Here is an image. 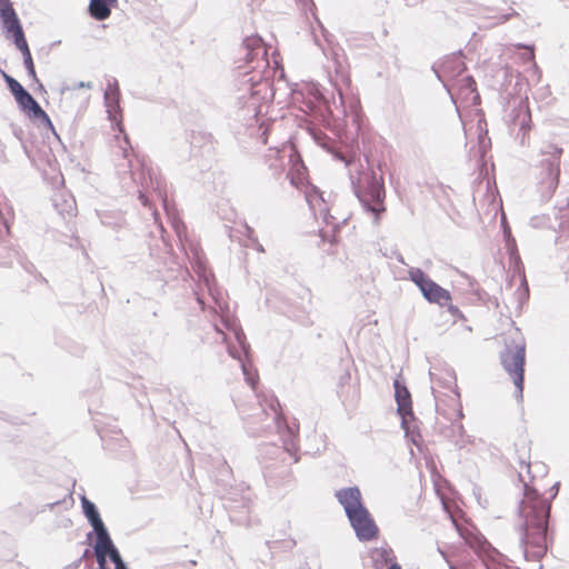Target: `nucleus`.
<instances>
[{
	"instance_id": "f257e3e1",
	"label": "nucleus",
	"mask_w": 569,
	"mask_h": 569,
	"mask_svg": "<svg viewBox=\"0 0 569 569\" xmlns=\"http://www.w3.org/2000/svg\"><path fill=\"white\" fill-rule=\"evenodd\" d=\"M550 503L536 490L526 491L522 511L526 518V552L533 558H541L547 551V526Z\"/></svg>"
},
{
	"instance_id": "f03ea898",
	"label": "nucleus",
	"mask_w": 569,
	"mask_h": 569,
	"mask_svg": "<svg viewBox=\"0 0 569 569\" xmlns=\"http://www.w3.org/2000/svg\"><path fill=\"white\" fill-rule=\"evenodd\" d=\"M82 508L97 535L94 555L99 565L98 569H127L118 549L104 528L96 506L83 497Z\"/></svg>"
},
{
	"instance_id": "7ed1b4c3",
	"label": "nucleus",
	"mask_w": 569,
	"mask_h": 569,
	"mask_svg": "<svg viewBox=\"0 0 569 569\" xmlns=\"http://www.w3.org/2000/svg\"><path fill=\"white\" fill-rule=\"evenodd\" d=\"M506 350L501 353V365L512 379L517 398L522 399L526 363V341L519 329L505 333Z\"/></svg>"
},
{
	"instance_id": "20e7f679",
	"label": "nucleus",
	"mask_w": 569,
	"mask_h": 569,
	"mask_svg": "<svg viewBox=\"0 0 569 569\" xmlns=\"http://www.w3.org/2000/svg\"><path fill=\"white\" fill-rule=\"evenodd\" d=\"M302 191L313 213L321 217L325 223V227L320 229L322 242L337 243L339 241L340 222L330 213L328 200L323 198L322 192L313 184H310Z\"/></svg>"
},
{
	"instance_id": "39448f33",
	"label": "nucleus",
	"mask_w": 569,
	"mask_h": 569,
	"mask_svg": "<svg viewBox=\"0 0 569 569\" xmlns=\"http://www.w3.org/2000/svg\"><path fill=\"white\" fill-rule=\"evenodd\" d=\"M542 159L540 166L543 172V183L550 191H556L560 178V163L563 153L562 148L553 143H546L541 149Z\"/></svg>"
},
{
	"instance_id": "423d86ee",
	"label": "nucleus",
	"mask_w": 569,
	"mask_h": 569,
	"mask_svg": "<svg viewBox=\"0 0 569 569\" xmlns=\"http://www.w3.org/2000/svg\"><path fill=\"white\" fill-rule=\"evenodd\" d=\"M410 280L420 289L422 296L430 303L445 307L451 301L450 292L436 283L422 270L413 269L409 272Z\"/></svg>"
},
{
	"instance_id": "0eeeda50",
	"label": "nucleus",
	"mask_w": 569,
	"mask_h": 569,
	"mask_svg": "<svg viewBox=\"0 0 569 569\" xmlns=\"http://www.w3.org/2000/svg\"><path fill=\"white\" fill-rule=\"evenodd\" d=\"M386 191L383 184L372 180L359 193V200L363 207L375 216V221L378 223L380 216L386 212L385 206Z\"/></svg>"
},
{
	"instance_id": "6e6552de",
	"label": "nucleus",
	"mask_w": 569,
	"mask_h": 569,
	"mask_svg": "<svg viewBox=\"0 0 569 569\" xmlns=\"http://www.w3.org/2000/svg\"><path fill=\"white\" fill-rule=\"evenodd\" d=\"M350 523L356 531L357 537L361 541H370L377 539L379 529L375 523V520L370 516L367 508L359 510L358 512L350 515Z\"/></svg>"
},
{
	"instance_id": "1a4fd4ad",
	"label": "nucleus",
	"mask_w": 569,
	"mask_h": 569,
	"mask_svg": "<svg viewBox=\"0 0 569 569\" xmlns=\"http://www.w3.org/2000/svg\"><path fill=\"white\" fill-rule=\"evenodd\" d=\"M289 163L290 168L287 177L293 187L302 191L311 183L309 182L308 169L296 150L290 153Z\"/></svg>"
},
{
	"instance_id": "9d476101",
	"label": "nucleus",
	"mask_w": 569,
	"mask_h": 569,
	"mask_svg": "<svg viewBox=\"0 0 569 569\" xmlns=\"http://www.w3.org/2000/svg\"><path fill=\"white\" fill-rule=\"evenodd\" d=\"M338 501L343 506L347 516L353 515L366 507L362 503V497L359 488L349 487L336 492Z\"/></svg>"
},
{
	"instance_id": "9b49d317",
	"label": "nucleus",
	"mask_w": 569,
	"mask_h": 569,
	"mask_svg": "<svg viewBox=\"0 0 569 569\" xmlns=\"http://www.w3.org/2000/svg\"><path fill=\"white\" fill-rule=\"evenodd\" d=\"M2 76L23 112L30 109L34 102H37L34 98L27 90H24V88L16 79L6 72H2Z\"/></svg>"
},
{
	"instance_id": "f8f14e48",
	"label": "nucleus",
	"mask_w": 569,
	"mask_h": 569,
	"mask_svg": "<svg viewBox=\"0 0 569 569\" xmlns=\"http://www.w3.org/2000/svg\"><path fill=\"white\" fill-rule=\"evenodd\" d=\"M395 397L398 406V412L406 417L412 412L411 395L406 386L401 385L399 380L395 383Z\"/></svg>"
},
{
	"instance_id": "ddd939ff",
	"label": "nucleus",
	"mask_w": 569,
	"mask_h": 569,
	"mask_svg": "<svg viewBox=\"0 0 569 569\" xmlns=\"http://www.w3.org/2000/svg\"><path fill=\"white\" fill-rule=\"evenodd\" d=\"M117 6V0H90L89 13L99 21L106 20L111 14V8Z\"/></svg>"
},
{
	"instance_id": "4468645a",
	"label": "nucleus",
	"mask_w": 569,
	"mask_h": 569,
	"mask_svg": "<svg viewBox=\"0 0 569 569\" xmlns=\"http://www.w3.org/2000/svg\"><path fill=\"white\" fill-rule=\"evenodd\" d=\"M0 18L6 31L21 26L10 0H0Z\"/></svg>"
},
{
	"instance_id": "2eb2a0df",
	"label": "nucleus",
	"mask_w": 569,
	"mask_h": 569,
	"mask_svg": "<svg viewBox=\"0 0 569 569\" xmlns=\"http://www.w3.org/2000/svg\"><path fill=\"white\" fill-rule=\"evenodd\" d=\"M24 113L31 118V119H36V120H40L44 126L49 127V128H52V122L49 118V116L47 114V112L40 107V104L38 102H34L30 109H28L27 111H24Z\"/></svg>"
},
{
	"instance_id": "dca6fc26",
	"label": "nucleus",
	"mask_w": 569,
	"mask_h": 569,
	"mask_svg": "<svg viewBox=\"0 0 569 569\" xmlns=\"http://www.w3.org/2000/svg\"><path fill=\"white\" fill-rule=\"evenodd\" d=\"M465 70H466V66L460 57L448 58L442 63V71L445 73H448L450 71H456L457 74H460Z\"/></svg>"
},
{
	"instance_id": "f3484780",
	"label": "nucleus",
	"mask_w": 569,
	"mask_h": 569,
	"mask_svg": "<svg viewBox=\"0 0 569 569\" xmlns=\"http://www.w3.org/2000/svg\"><path fill=\"white\" fill-rule=\"evenodd\" d=\"M7 32L12 36L16 47L22 53L30 50L21 26L16 27L14 29Z\"/></svg>"
},
{
	"instance_id": "a211bd4d",
	"label": "nucleus",
	"mask_w": 569,
	"mask_h": 569,
	"mask_svg": "<svg viewBox=\"0 0 569 569\" xmlns=\"http://www.w3.org/2000/svg\"><path fill=\"white\" fill-rule=\"evenodd\" d=\"M267 162L269 168L273 171V174L280 176L283 169V160L278 151H273L267 156Z\"/></svg>"
},
{
	"instance_id": "6ab92c4d",
	"label": "nucleus",
	"mask_w": 569,
	"mask_h": 569,
	"mask_svg": "<svg viewBox=\"0 0 569 569\" xmlns=\"http://www.w3.org/2000/svg\"><path fill=\"white\" fill-rule=\"evenodd\" d=\"M17 251L8 246L0 244V267H6L11 264L13 256Z\"/></svg>"
},
{
	"instance_id": "aec40b11",
	"label": "nucleus",
	"mask_w": 569,
	"mask_h": 569,
	"mask_svg": "<svg viewBox=\"0 0 569 569\" xmlns=\"http://www.w3.org/2000/svg\"><path fill=\"white\" fill-rule=\"evenodd\" d=\"M446 307H447V312L451 317V323H456L458 321H466L465 315L461 312V310L457 306H453L451 303V301L448 302V305Z\"/></svg>"
},
{
	"instance_id": "412c9836",
	"label": "nucleus",
	"mask_w": 569,
	"mask_h": 569,
	"mask_svg": "<svg viewBox=\"0 0 569 569\" xmlns=\"http://www.w3.org/2000/svg\"><path fill=\"white\" fill-rule=\"evenodd\" d=\"M24 66L32 78H36V69L30 50L22 53Z\"/></svg>"
},
{
	"instance_id": "4be33fe9",
	"label": "nucleus",
	"mask_w": 569,
	"mask_h": 569,
	"mask_svg": "<svg viewBox=\"0 0 569 569\" xmlns=\"http://www.w3.org/2000/svg\"><path fill=\"white\" fill-rule=\"evenodd\" d=\"M104 97L108 101L116 102L119 97V89H118L117 84L109 83V86L106 90Z\"/></svg>"
},
{
	"instance_id": "5701e85b",
	"label": "nucleus",
	"mask_w": 569,
	"mask_h": 569,
	"mask_svg": "<svg viewBox=\"0 0 569 569\" xmlns=\"http://www.w3.org/2000/svg\"><path fill=\"white\" fill-rule=\"evenodd\" d=\"M462 81L471 93L477 91V84L472 77H466Z\"/></svg>"
},
{
	"instance_id": "b1692460",
	"label": "nucleus",
	"mask_w": 569,
	"mask_h": 569,
	"mask_svg": "<svg viewBox=\"0 0 569 569\" xmlns=\"http://www.w3.org/2000/svg\"><path fill=\"white\" fill-rule=\"evenodd\" d=\"M242 369L244 375L247 376L248 383L251 386L252 389H256V385L258 383V377L249 376L244 365H242Z\"/></svg>"
},
{
	"instance_id": "393cba45",
	"label": "nucleus",
	"mask_w": 569,
	"mask_h": 569,
	"mask_svg": "<svg viewBox=\"0 0 569 569\" xmlns=\"http://www.w3.org/2000/svg\"><path fill=\"white\" fill-rule=\"evenodd\" d=\"M386 561L390 563L389 569H402L401 566L396 562L395 557L387 558Z\"/></svg>"
},
{
	"instance_id": "a878e982",
	"label": "nucleus",
	"mask_w": 569,
	"mask_h": 569,
	"mask_svg": "<svg viewBox=\"0 0 569 569\" xmlns=\"http://www.w3.org/2000/svg\"><path fill=\"white\" fill-rule=\"evenodd\" d=\"M248 46H251L253 49H258L260 50L261 49V46H260V39H250L248 40Z\"/></svg>"
},
{
	"instance_id": "bb28decb",
	"label": "nucleus",
	"mask_w": 569,
	"mask_h": 569,
	"mask_svg": "<svg viewBox=\"0 0 569 569\" xmlns=\"http://www.w3.org/2000/svg\"><path fill=\"white\" fill-rule=\"evenodd\" d=\"M274 403H271V409L273 410L274 415L276 416H279V412H278V407H279V403L277 401H273Z\"/></svg>"
},
{
	"instance_id": "cd10ccee",
	"label": "nucleus",
	"mask_w": 569,
	"mask_h": 569,
	"mask_svg": "<svg viewBox=\"0 0 569 569\" xmlns=\"http://www.w3.org/2000/svg\"><path fill=\"white\" fill-rule=\"evenodd\" d=\"M535 56H533V51L530 50V59L533 60Z\"/></svg>"
},
{
	"instance_id": "c85d7f7f",
	"label": "nucleus",
	"mask_w": 569,
	"mask_h": 569,
	"mask_svg": "<svg viewBox=\"0 0 569 569\" xmlns=\"http://www.w3.org/2000/svg\"><path fill=\"white\" fill-rule=\"evenodd\" d=\"M521 463L526 465L527 467H529V465H530L529 461H525V460L521 461Z\"/></svg>"
},
{
	"instance_id": "c756f323",
	"label": "nucleus",
	"mask_w": 569,
	"mask_h": 569,
	"mask_svg": "<svg viewBox=\"0 0 569 569\" xmlns=\"http://www.w3.org/2000/svg\"><path fill=\"white\" fill-rule=\"evenodd\" d=\"M230 356L237 357L232 350H229Z\"/></svg>"
}]
</instances>
